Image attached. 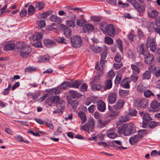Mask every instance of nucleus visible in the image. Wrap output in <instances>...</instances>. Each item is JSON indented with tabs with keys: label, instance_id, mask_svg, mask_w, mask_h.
I'll return each mask as SVG.
<instances>
[{
	"label": "nucleus",
	"instance_id": "nucleus-1",
	"mask_svg": "<svg viewBox=\"0 0 160 160\" xmlns=\"http://www.w3.org/2000/svg\"><path fill=\"white\" fill-rule=\"evenodd\" d=\"M15 47L20 51V55L23 58H26L30 56L31 49L29 46L23 42H18L16 45L13 43H11L6 44L5 46V48L8 50H14Z\"/></svg>",
	"mask_w": 160,
	"mask_h": 160
},
{
	"label": "nucleus",
	"instance_id": "nucleus-2",
	"mask_svg": "<svg viewBox=\"0 0 160 160\" xmlns=\"http://www.w3.org/2000/svg\"><path fill=\"white\" fill-rule=\"evenodd\" d=\"M137 51L139 54L143 56L145 63L150 64L154 60L153 56L149 53L147 48H144L143 44H141L138 47Z\"/></svg>",
	"mask_w": 160,
	"mask_h": 160
},
{
	"label": "nucleus",
	"instance_id": "nucleus-3",
	"mask_svg": "<svg viewBox=\"0 0 160 160\" xmlns=\"http://www.w3.org/2000/svg\"><path fill=\"white\" fill-rule=\"evenodd\" d=\"M136 131L133 124H125L121 128H118V132L123 134L124 136H127L134 133Z\"/></svg>",
	"mask_w": 160,
	"mask_h": 160
},
{
	"label": "nucleus",
	"instance_id": "nucleus-4",
	"mask_svg": "<svg viewBox=\"0 0 160 160\" xmlns=\"http://www.w3.org/2000/svg\"><path fill=\"white\" fill-rule=\"evenodd\" d=\"M146 45L147 48H149L150 50L154 52L157 49V44L154 38L149 36L147 39Z\"/></svg>",
	"mask_w": 160,
	"mask_h": 160
},
{
	"label": "nucleus",
	"instance_id": "nucleus-5",
	"mask_svg": "<svg viewBox=\"0 0 160 160\" xmlns=\"http://www.w3.org/2000/svg\"><path fill=\"white\" fill-rule=\"evenodd\" d=\"M72 46L74 48H78L80 47L82 44V40L79 36H74L71 39Z\"/></svg>",
	"mask_w": 160,
	"mask_h": 160
},
{
	"label": "nucleus",
	"instance_id": "nucleus-6",
	"mask_svg": "<svg viewBox=\"0 0 160 160\" xmlns=\"http://www.w3.org/2000/svg\"><path fill=\"white\" fill-rule=\"evenodd\" d=\"M151 108L148 109L150 112H158L160 110V103L156 101H153L151 104Z\"/></svg>",
	"mask_w": 160,
	"mask_h": 160
},
{
	"label": "nucleus",
	"instance_id": "nucleus-7",
	"mask_svg": "<svg viewBox=\"0 0 160 160\" xmlns=\"http://www.w3.org/2000/svg\"><path fill=\"white\" fill-rule=\"evenodd\" d=\"M106 33L108 35L111 37H114L116 35L115 26L112 24H110L107 27Z\"/></svg>",
	"mask_w": 160,
	"mask_h": 160
},
{
	"label": "nucleus",
	"instance_id": "nucleus-8",
	"mask_svg": "<svg viewBox=\"0 0 160 160\" xmlns=\"http://www.w3.org/2000/svg\"><path fill=\"white\" fill-rule=\"evenodd\" d=\"M117 94L114 92H110L108 97L107 100L108 103L111 104L115 103L116 100Z\"/></svg>",
	"mask_w": 160,
	"mask_h": 160
},
{
	"label": "nucleus",
	"instance_id": "nucleus-9",
	"mask_svg": "<svg viewBox=\"0 0 160 160\" xmlns=\"http://www.w3.org/2000/svg\"><path fill=\"white\" fill-rule=\"evenodd\" d=\"M143 137V135L140 134H138L132 136L129 139V142L131 144H134L136 143Z\"/></svg>",
	"mask_w": 160,
	"mask_h": 160
},
{
	"label": "nucleus",
	"instance_id": "nucleus-10",
	"mask_svg": "<svg viewBox=\"0 0 160 160\" xmlns=\"http://www.w3.org/2000/svg\"><path fill=\"white\" fill-rule=\"evenodd\" d=\"M138 106L142 108H144L148 105V100L145 98H142L137 100Z\"/></svg>",
	"mask_w": 160,
	"mask_h": 160
},
{
	"label": "nucleus",
	"instance_id": "nucleus-11",
	"mask_svg": "<svg viewBox=\"0 0 160 160\" xmlns=\"http://www.w3.org/2000/svg\"><path fill=\"white\" fill-rule=\"evenodd\" d=\"M107 61L106 60L103 59H100V67L98 66L99 62H98L97 63L96 66L95 67V68L96 70L99 72V73L101 74L103 73V68L104 67L105 65V63Z\"/></svg>",
	"mask_w": 160,
	"mask_h": 160
},
{
	"label": "nucleus",
	"instance_id": "nucleus-12",
	"mask_svg": "<svg viewBox=\"0 0 160 160\" xmlns=\"http://www.w3.org/2000/svg\"><path fill=\"white\" fill-rule=\"evenodd\" d=\"M112 144L113 146L116 147V148L118 150L125 149L127 148L122 146V142L119 140H113L112 142Z\"/></svg>",
	"mask_w": 160,
	"mask_h": 160
},
{
	"label": "nucleus",
	"instance_id": "nucleus-13",
	"mask_svg": "<svg viewBox=\"0 0 160 160\" xmlns=\"http://www.w3.org/2000/svg\"><path fill=\"white\" fill-rule=\"evenodd\" d=\"M91 50L95 53H99L102 50V48L95 44H91L90 46Z\"/></svg>",
	"mask_w": 160,
	"mask_h": 160
},
{
	"label": "nucleus",
	"instance_id": "nucleus-14",
	"mask_svg": "<svg viewBox=\"0 0 160 160\" xmlns=\"http://www.w3.org/2000/svg\"><path fill=\"white\" fill-rule=\"evenodd\" d=\"M93 26L89 23L85 24L83 26V30L84 32H92L94 30Z\"/></svg>",
	"mask_w": 160,
	"mask_h": 160
},
{
	"label": "nucleus",
	"instance_id": "nucleus-15",
	"mask_svg": "<svg viewBox=\"0 0 160 160\" xmlns=\"http://www.w3.org/2000/svg\"><path fill=\"white\" fill-rule=\"evenodd\" d=\"M97 108L99 111L103 112L105 109V104L102 101H100L97 102Z\"/></svg>",
	"mask_w": 160,
	"mask_h": 160
},
{
	"label": "nucleus",
	"instance_id": "nucleus-16",
	"mask_svg": "<svg viewBox=\"0 0 160 160\" xmlns=\"http://www.w3.org/2000/svg\"><path fill=\"white\" fill-rule=\"evenodd\" d=\"M131 82L129 79L127 78L123 79L121 83V85L125 88H130L129 83Z\"/></svg>",
	"mask_w": 160,
	"mask_h": 160
},
{
	"label": "nucleus",
	"instance_id": "nucleus-17",
	"mask_svg": "<svg viewBox=\"0 0 160 160\" xmlns=\"http://www.w3.org/2000/svg\"><path fill=\"white\" fill-rule=\"evenodd\" d=\"M124 103V102L123 100H118L114 106L115 109L118 110L122 108Z\"/></svg>",
	"mask_w": 160,
	"mask_h": 160
},
{
	"label": "nucleus",
	"instance_id": "nucleus-18",
	"mask_svg": "<svg viewBox=\"0 0 160 160\" xmlns=\"http://www.w3.org/2000/svg\"><path fill=\"white\" fill-rule=\"evenodd\" d=\"M158 13V12L154 9H150L148 12L149 16L152 18H156Z\"/></svg>",
	"mask_w": 160,
	"mask_h": 160
},
{
	"label": "nucleus",
	"instance_id": "nucleus-19",
	"mask_svg": "<svg viewBox=\"0 0 160 160\" xmlns=\"http://www.w3.org/2000/svg\"><path fill=\"white\" fill-rule=\"evenodd\" d=\"M50 19L52 22H54L58 24H60L62 22L61 18L55 15H51L50 17Z\"/></svg>",
	"mask_w": 160,
	"mask_h": 160
},
{
	"label": "nucleus",
	"instance_id": "nucleus-20",
	"mask_svg": "<svg viewBox=\"0 0 160 160\" xmlns=\"http://www.w3.org/2000/svg\"><path fill=\"white\" fill-rule=\"evenodd\" d=\"M43 43L44 45L47 47L55 45L56 43L52 40L47 39L44 40Z\"/></svg>",
	"mask_w": 160,
	"mask_h": 160
},
{
	"label": "nucleus",
	"instance_id": "nucleus-21",
	"mask_svg": "<svg viewBox=\"0 0 160 160\" xmlns=\"http://www.w3.org/2000/svg\"><path fill=\"white\" fill-rule=\"evenodd\" d=\"M69 94L73 98H79L81 96V95L77 92L70 90L69 91Z\"/></svg>",
	"mask_w": 160,
	"mask_h": 160
},
{
	"label": "nucleus",
	"instance_id": "nucleus-22",
	"mask_svg": "<svg viewBox=\"0 0 160 160\" xmlns=\"http://www.w3.org/2000/svg\"><path fill=\"white\" fill-rule=\"evenodd\" d=\"M130 117H129V115H122L119 118V120L120 122H123L128 121L130 119Z\"/></svg>",
	"mask_w": 160,
	"mask_h": 160
},
{
	"label": "nucleus",
	"instance_id": "nucleus-23",
	"mask_svg": "<svg viewBox=\"0 0 160 160\" xmlns=\"http://www.w3.org/2000/svg\"><path fill=\"white\" fill-rule=\"evenodd\" d=\"M154 72L155 78L157 81H160V67L155 68Z\"/></svg>",
	"mask_w": 160,
	"mask_h": 160
},
{
	"label": "nucleus",
	"instance_id": "nucleus-24",
	"mask_svg": "<svg viewBox=\"0 0 160 160\" xmlns=\"http://www.w3.org/2000/svg\"><path fill=\"white\" fill-rule=\"evenodd\" d=\"M81 82L78 80L74 82H69L70 88H78Z\"/></svg>",
	"mask_w": 160,
	"mask_h": 160
},
{
	"label": "nucleus",
	"instance_id": "nucleus-25",
	"mask_svg": "<svg viewBox=\"0 0 160 160\" xmlns=\"http://www.w3.org/2000/svg\"><path fill=\"white\" fill-rule=\"evenodd\" d=\"M102 50H103V52L101 55L100 59L104 60L106 58L108 54V48L106 46H104L102 48Z\"/></svg>",
	"mask_w": 160,
	"mask_h": 160
},
{
	"label": "nucleus",
	"instance_id": "nucleus-26",
	"mask_svg": "<svg viewBox=\"0 0 160 160\" xmlns=\"http://www.w3.org/2000/svg\"><path fill=\"white\" fill-rule=\"evenodd\" d=\"M131 68L132 69V72L136 75L138 74L140 72L139 68L136 65L132 64Z\"/></svg>",
	"mask_w": 160,
	"mask_h": 160
},
{
	"label": "nucleus",
	"instance_id": "nucleus-27",
	"mask_svg": "<svg viewBox=\"0 0 160 160\" xmlns=\"http://www.w3.org/2000/svg\"><path fill=\"white\" fill-rule=\"evenodd\" d=\"M151 77V74L150 72L149 71H145L142 74V79H149Z\"/></svg>",
	"mask_w": 160,
	"mask_h": 160
},
{
	"label": "nucleus",
	"instance_id": "nucleus-28",
	"mask_svg": "<svg viewBox=\"0 0 160 160\" xmlns=\"http://www.w3.org/2000/svg\"><path fill=\"white\" fill-rule=\"evenodd\" d=\"M107 26V24L105 22L102 23L100 25V29L105 34H106Z\"/></svg>",
	"mask_w": 160,
	"mask_h": 160
},
{
	"label": "nucleus",
	"instance_id": "nucleus-29",
	"mask_svg": "<svg viewBox=\"0 0 160 160\" xmlns=\"http://www.w3.org/2000/svg\"><path fill=\"white\" fill-rule=\"evenodd\" d=\"M101 74L99 73V72L98 74L94 77L92 83V84H94L96 83H99L100 81V75Z\"/></svg>",
	"mask_w": 160,
	"mask_h": 160
},
{
	"label": "nucleus",
	"instance_id": "nucleus-30",
	"mask_svg": "<svg viewBox=\"0 0 160 160\" xmlns=\"http://www.w3.org/2000/svg\"><path fill=\"white\" fill-rule=\"evenodd\" d=\"M57 103V109L59 110V111L63 109L64 108V102L62 100L59 102Z\"/></svg>",
	"mask_w": 160,
	"mask_h": 160
},
{
	"label": "nucleus",
	"instance_id": "nucleus-31",
	"mask_svg": "<svg viewBox=\"0 0 160 160\" xmlns=\"http://www.w3.org/2000/svg\"><path fill=\"white\" fill-rule=\"evenodd\" d=\"M78 115L80 118L82 120V123H84L86 121V116L84 113L82 112H79L78 113Z\"/></svg>",
	"mask_w": 160,
	"mask_h": 160
},
{
	"label": "nucleus",
	"instance_id": "nucleus-32",
	"mask_svg": "<svg viewBox=\"0 0 160 160\" xmlns=\"http://www.w3.org/2000/svg\"><path fill=\"white\" fill-rule=\"evenodd\" d=\"M71 31L69 28H67L64 30V33L66 37L68 38H71Z\"/></svg>",
	"mask_w": 160,
	"mask_h": 160
},
{
	"label": "nucleus",
	"instance_id": "nucleus-33",
	"mask_svg": "<svg viewBox=\"0 0 160 160\" xmlns=\"http://www.w3.org/2000/svg\"><path fill=\"white\" fill-rule=\"evenodd\" d=\"M146 89V87L144 86L142 84H140L137 88L138 91L140 93L144 92Z\"/></svg>",
	"mask_w": 160,
	"mask_h": 160
},
{
	"label": "nucleus",
	"instance_id": "nucleus-34",
	"mask_svg": "<svg viewBox=\"0 0 160 160\" xmlns=\"http://www.w3.org/2000/svg\"><path fill=\"white\" fill-rule=\"evenodd\" d=\"M143 94L144 97L146 98H149L151 96H154L153 93L149 90L146 89L144 92Z\"/></svg>",
	"mask_w": 160,
	"mask_h": 160
},
{
	"label": "nucleus",
	"instance_id": "nucleus-35",
	"mask_svg": "<svg viewBox=\"0 0 160 160\" xmlns=\"http://www.w3.org/2000/svg\"><path fill=\"white\" fill-rule=\"evenodd\" d=\"M102 88V86L99 84H94L91 86V89L94 91L99 90L101 89Z\"/></svg>",
	"mask_w": 160,
	"mask_h": 160
},
{
	"label": "nucleus",
	"instance_id": "nucleus-36",
	"mask_svg": "<svg viewBox=\"0 0 160 160\" xmlns=\"http://www.w3.org/2000/svg\"><path fill=\"white\" fill-rule=\"evenodd\" d=\"M112 86V83L111 80L110 79L107 80L105 82V86L104 89L106 90L111 88Z\"/></svg>",
	"mask_w": 160,
	"mask_h": 160
},
{
	"label": "nucleus",
	"instance_id": "nucleus-37",
	"mask_svg": "<svg viewBox=\"0 0 160 160\" xmlns=\"http://www.w3.org/2000/svg\"><path fill=\"white\" fill-rule=\"evenodd\" d=\"M139 13L143 12L145 10V6L143 5H140L139 3L137 7H135Z\"/></svg>",
	"mask_w": 160,
	"mask_h": 160
},
{
	"label": "nucleus",
	"instance_id": "nucleus-38",
	"mask_svg": "<svg viewBox=\"0 0 160 160\" xmlns=\"http://www.w3.org/2000/svg\"><path fill=\"white\" fill-rule=\"evenodd\" d=\"M47 91L48 92L51 93L52 94H58L60 92V90L59 88H57L47 90Z\"/></svg>",
	"mask_w": 160,
	"mask_h": 160
},
{
	"label": "nucleus",
	"instance_id": "nucleus-39",
	"mask_svg": "<svg viewBox=\"0 0 160 160\" xmlns=\"http://www.w3.org/2000/svg\"><path fill=\"white\" fill-rule=\"evenodd\" d=\"M89 128L91 129H93L94 128V119L92 118H90L87 123Z\"/></svg>",
	"mask_w": 160,
	"mask_h": 160
},
{
	"label": "nucleus",
	"instance_id": "nucleus-40",
	"mask_svg": "<svg viewBox=\"0 0 160 160\" xmlns=\"http://www.w3.org/2000/svg\"><path fill=\"white\" fill-rule=\"evenodd\" d=\"M117 42L120 51L122 52L123 51V47L122 40L119 39H118L117 40Z\"/></svg>",
	"mask_w": 160,
	"mask_h": 160
},
{
	"label": "nucleus",
	"instance_id": "nucleus-41",
	"mask_svg": "<svg viewBox=\"0 0 160 160\" xmlns=\"http://www.w3.org/2000/svg\"><path fill=\"white\" fill-rule=\"evenodd\" d=\"M67 87L70 88L69 82L64 81L60 86V89L65 90Z\"/></svg>",
	"mask_w": 160,
	"mask_h": 160
},
{
	"label": "nucleus",
	"instance_id": "nucleus-42",
	"mask_svg": "<svg viewBox=\"0 0 160 160\" xmlns=\"http://www.w3.org/2000/svg\"><path fill=\"white\" fill-rule=\"evenodd\" d=\"M152 119L151 117L150 116L149 114L147 113H145L143 116V120L146 122H148Z\"/></svg>",
	"mask_w": 160,
	"mask_h": 160
},
{
	"label": "nucleus",
	"instance_id": "nucleus-43",
	"mask_svg": "<svg viewBox=\"0 0 160 160\" xmlns=\"http://www.w3.org/2000/svg\"><path fill=\"white\" fill-rule=\"evenodd\" d=\"M158 125L159 124L158 122L153 121H150L148 123V126L150 128H154Z\"/></svg>",
	"mask_w": 160,
	"mask_h": 160
},
{
	"label": "nucleus",
	"instance_id": "nucleus-44",
	"mask_svg": "<svg viewBox=\"0 0 160 160\" xmlns=\"http://www.w3.org/2000/svg\"><path fill=\"white\" fill-rule=\"evenodd\" d=\"M37 24L38 25V26L40 28L44 27L46 25L45 22L43 20H38L37 22Z\"/></svg>",
	"mask_w": 160,
	"mask_h": 160
},
{
	"label": "nucleus",
	"instance_id": "nucleus-45",
	"mask_svg": "<svg viewBox=\"0 0 160 160\" xmlns=\"http://www.w3.org/2000/svg\"><path fill=\"white\" fill-rule=\"evenodd\" d=\"M42 38V35L38 32H36L34 34L33 39L34 40H39Z\"/></svg>",
	"mask_w": 160,
	"mask_h": 160
},
{
	"label": "nucleus",
	"instance_id": "nucleus-46",
	"mask_svg": "<svg viewBox=\"0 0 160 160\" xmlns=\"http://www.w3.org/2000/svg\"><path fill=\"white\" fill-rule=\"evenodd\" d=\"M44 4L42 2H38L35 4V8L38 10H40L44 7Z\"/></svg>",
	"mask_w": 160,
	"mask_h": 160
},
{
	"label": "nucleus",
	"instance_id": "nucleus-47",
	"mask_svg": "<svg viewBox=\"0 0 160 160\" xmlns=\"http://www.w3.org/2000/svg\"><path fill=\"white\" fill-rule=\"evenodd\" d=\"M105 42L106 44H112L113 42V40L110 37L107 36L105 38Z\"/></svg>",
	"mask_w": 160,
	"mask_h": 160
},
{
	"label": "nucleus",
	"instance_id": "nucleus-48",
	"mask_svg": "<svg viewBox=\"0 0 160 160\" xmlns=\"http://www.w3.org/2000/svg\"><path fill=\"white\" fill-rule=\"evenodd\" d=\"M50 59L48 55L43 56L40 57L39 61L41 62H47Z\"/></svg>",
	"mask_w": 160,
	"mask_h": 160
},
{
	"label": "nucleus",
	"instance_id": "nucleus-49",
	"mask_svg": "<svg viewBox=\"0 0 160 160\" xmlns=\"http://www.w3.org/2000/svg\"><path fill=\"white\" fill-rule=\"evenodd\" d=\"M67 25L70 28H73L75 26V22L72 20L67 21Z\"/></svg>",
	"mask_w": 160,
	"mask_h": 160
},
{
	"label": "nucleus",
	"instance_id": "nucleus-50",
	"mask_svg": "<svg viewBox=\"0 0 160 160\" xmlns=\"http://www.w3.org/2000/svg\"><path fill=\"white\" fill-rule=\"evenodd\" d=\"M129 93V91L128 90H121L119 91V95L122 97H124L127 96Z\"/></svg>",
	"mask_w": 160,
	"mask_h": 160
},
{
	"label": "nucleus",
	"instance_id": "nucleus-51",
	"mask_svg": "<svg viewBox=\"0 0 160 160\" xmlns=\"http://www.w3.org/2000/svg\"><path fill=\"white\" fill-rule=\"evenodd\" d=\"M98 123L100 127L101 128L104 127L106 124L107 123V122L105 120H103L102 119H99L98 120Z\"/></svg>",
	"mask_w": 160,
	"mask_h": 160
},
{
	"label": "nucleus",
	"instance_id": "nucleus-52",
	"mask_svg": "<svg viewBox=\"0 0 160 160\" xmlns=\"http://www.w3.org/2000/svg\"><path fill=\"white\" fill-rule=\"evenodd\" d=\"M56 40L59 43H62L65 44L67 43V41L63 37H59L57 38Z\"/></svg>",
	"mask_w": 160,
	"mask_h": 160
},
{
	"label": "nucleus",
	"instance_id": "nucleus-53",
	"mask_svg": "<svg viewBox=\"0 0 160 160\" xmlns=\"http://www.w3.org/2000/svg\"><path fill=\"white\" fill-rule=\"evenodd\" d=\"M35 9L33 6L32 5L30 6L28 8V13L29 15H32L35 12Z\"/></svg>",
	"mask_w": 160,
	"mask_h": 160
},
{
	"label": "nucleus",
	"instance_id": "nucleus-54",
	"mask_svg": "<svg viewBox=\"0 0 160 160\" xmlns=\"http://www.w3.org/2000/svg\"><path fill=\"white\" fill-rule=\"evenodd\" d=\"M122 78V76L121 75H118L116 76L115 80V83L116 84H118L121 82Z\"/></svg>",
	"mask_w": 160,
	"mask_h": 160
},
{
	"label": "nucleus",
	"instance_id": "nucleus-55",
	"mask_svg": "<svg viewBox=\"0 0 160 160\" xmlns=\"http://www.w3.org/2000/svg\"><path fill=\"white\" fill-rule=\"evenodd\" d=\"M89 127L88 125V124L86 123L84 125L81 127L80 129L83 131H85L87 132L88 133H90L89 131Z\"/></svg>",
	"mask_w": 160,
	"mask_h": 160
},
{
	"label": "nucleus",
	"instance_id": "nucleus-56",
	"mask_svg": "<svg viewBox=\"0 0 160 160\" xmlns=\"http://www.w3.org/2000/svg\"><path fill=\"white\" fill-rule=\"evenodd\" d=\"M61 100L59 97L58 96L53 97L52 99V101L53 103H57L59 102H60Z\"/></svg>",
	"mask_w": 160,
	"mask_h": 160
},
{
	"label": "nucleus",
	"instance_id": "nucleus-57",
	"mask_svg": "<svg viewBox=\"0 0 160 160\" xmlns=\"http://www.w3.org/2000/svg\"><path fill=\"white\" fill-rule=\"evenodd\" d=\"M52 12V11L51 10H48L45 12L42 13L41 15L43 18H45L47 16L50 15Z\"/></svg>",
	"mask_w": 160,
	"mask_h": 160
},
{
	"label": "nucleus",
	"instance_id": "nucleus-58",
	"mask_svg": "<svg viewBox=\"0 0 160 160\" xmlns=\"http://www.w3.org/2000/svg\"><path fill=\"white\" fill-rule=\"evenodd\" d=\"M137 113L136 110L133 109L129 111L128 115H129V117H130V116H136L137 115Z\"/></svg>",
	"mask_w": 160,
	"mask_h": 160
},
{
	"label": "nucleus",
	"instance_id": "nucleus-59",
	"mask_svg": "<svg viewBox=\"0 0 160 160\" xmlns=\"http://www.w3.org/2000/svg\"><path fill=\"white\" fill-rule=\"evenodd\" d=\"M85 23V21L83 19H78L76 23L78 25L82 26Z\"/></svg>",
	"mask_w": 160,
	"mask_h": 160
},
{
	"label": "nucleus",
	"instance_id": "nucleus-60",
	"mask_svg": "<svg viewBox=\"0 0 160 160\" xmlns=\"http://www.w3.org/2000/svg\"><path fill=\"white\" fill-rule=\"evenodd\" d=\"M88 86L86 83H83L80 88V89L81 91L85 92L87 91Z\"/></svg>",
	"mask_w": 160,
	"mask_h": 160
},
{
	"label": "nucleus",
	"instance_id": "nucleus-61",
	"mask_svg": "<svg viewBox=\"0 0 160 160\" xmlns=\"http://www.w3.org/2000/svg\"><path fill=\"white\" fill-rule=\"evenodd\" d=\"M114 60L117 62H120L121 60V57L120 55L118 53L117 55L114 58Z\"/></svg>",
	"mask_w": 160,
	"mask_h": 160
},
{
	"label": "nucleus",
	"instance_id": "nucleus-62",
	"mask_svg": "<svg viewBox=\"0 0 160 160\" xmlns=\"http://www.w3.org/2000/svg\"><path fill=\"white\" fill-rule=\"evenodd\" d=\"M129 2L135 8V7H137L139 3L135 0H130Z\"/></svg>",
	"mask_w": 160,
	"mask_h": 160
},
{
	"label": "nucleus",
	"instance_id": "nucleus-63",
	"mask_svg": "<svg viewBox=\"0 0 160 160\" xmlns=\"http://www.w3.org/2000/svg\"><path fill=\"white\" fill-rule=\"evenodd\" d=\"M136 36L133 33H130L128 35V38L131 41H134L136 39Z\"/></svg>",
	"mask_w": 160,
	"mask_h": 160
},
{
	"label": "nucleus",
	"instance_id": "nucleus-64",
	"mask_svg": "<svg viewBox=\"0 0 160 160\" xmlns=\"http://www.w3.org/2000/svg\"><path fill=\"white\" fill-rule=\"evenodd\" d=\"M107 136L110 138H114L116 136V134L114 133H108L107 134Z\"/></svg>",
	"mask_w": 160,
	"mask_h": 160
}]
</instances>
